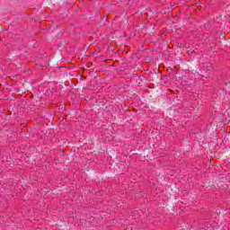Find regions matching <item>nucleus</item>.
<instances>
[{
  "label": "nucleus",
  "instance_id": "obj_1",
  "mask_svg": "<svg viewBox=\"0 0 230 230\" xmlns=\"http://www.w3.org/2000/svg\"><path fill=\"white\" fill-rule=\"evenodd\" d=\"M181 85H186V81H182Z\"/></svg>",
  "mask_w": 230,
  "mask_h": 230
}]
</instances>
